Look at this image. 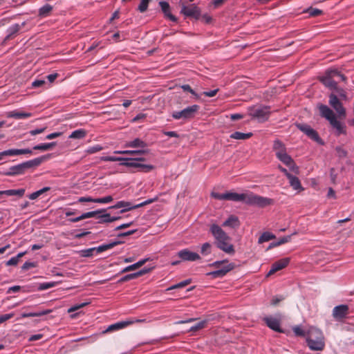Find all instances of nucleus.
<instances>
[{
	"label": "nucleus",
	"mask_w": 354,
	"mask_h": 354,
	"mask_svg": "<svg viewBox=\"0 0 354 354\" xmlns=\"http://www.w3.org/2000/svg\"><path fill=\"white\" fill-rule=\"evenodd\" d=\"M321 82L328 88L331 90H337V82L333 77H330L326 73L324 76L320 77Z\"/></svg>",
	"instance_id": "412c9836"
},
{
	"label": "nucleus",
	"mask_w": 354,
	"mask_h": 354,
	"mask_svg": "<svg viewBox=\"0 0 354 354\" xmlns=\"http://www.w3.org/2000/svg\"><path fill=\"white\" fill-rule=\"evenodd\" d=\"M183 91H188L192 93L196 99L199 98V95L190 87L188 84H184L181 86Z\"/></svg>",
	"instance_id": "5fc2aeb1"
},
{
	"label": "nucleus",
	"mask_w": 354,
	"mask_h": 354,
	"mask_svg": "<svg viewBox=\"0 0 354 354\" xmlns=\"http://www.w3.org/2000/svg\"><path fill=\"white\" fill-rule=\"evenodd\" d=\"M241 194H238L236 192H226L225 200L232 201L234 202H241Z\"/></svg>",
	"instance_id": "c9c22d12"
},
{
	"label": "nucleus",
	"mask_w": 354,
	"mask_h": 354,
	"mask_svg": "<svg viewBox=\"0 0 354 354\" xmlns=\"http://www.w3.org/2000/svg\"><path fill=\"white\" fill-rule=\"evenodd\" d=\"M148 152L147 149H138V150H118L114 151L113 153L115 154H130V155H136V154H145Z\"/></svg>",
	"instance_id": "7c9ffc66"
},
{
	"label": "nucleus",
	"mask_w": 354,
	"mask_h": 354,
	"mask_svg": "<svg viewBox=\"0 0 354 354\" xmlns=\"http://www.w3.org/2000/svg\"><path fill=\"white\" fill-rule=\"evenodd\" d=\"M148 272V270L147 269H142L137 272H135V273H132V274H127L125 276H124L123 277H122L119 281L118 282L119 283H122V282H124V281H129V280H131V279H136L145 273H147Z\"/></svg>",
	"instance_id": "393cba45"
},
{
	"label": "nucleus",
	"mask_w": 354,
	"mask_h": 354,
	"mask_svg": "<svg viewBox=\"0 0 354 354\" xmlns=\"http://www.w3.org/2000/svg\"><path fill=\"white\" fill-rule=\"evenodd\" d=\"M270 107L268 106L255 107L252 109L250 112V115L259 122L267 120L270 116Z\"/></svg>",
	"instance_id": "6e6552de"
},
{
	"label": "nucleus",
	"mask_w": 354,
	"mask_h": 354,
	"mask_svg": "<svg viewBox=\"0 0 354 354\" xmlns=\"http://www.w3.org/2000/svg\"><path fill=\"white\" fill-rule=\"evenodd\" d=\"M307 345L311 351H322L325 347L324 337L322 332L315 327H310L306 335Z\"/></svg>",
	"instance_id": "f03ea898"
},
{
	"label": "nucleus",
	"mask_w": 354,
	"mask_h": 354,
	"mask_svg": "<svg viewBox=\"0 0 354 354\" xmlns=\"http://www.w3.org/2000/svg\"><path fill=\"white\" fill-rule=\"evenodd\" d=\"M296 127L304 133H305L309 138L319 143L322 142L317 132L306 124H296Z\"/></svg>",
	"instance_id": "9d476101"
},
{
	"label": "nucleus",
	"mask_w": 354,
	"mask_h": 354,
	"mask_svg": "<svg viewBox=\"0 0 354 354\" xmlns=\"http://www.w3.org/2000/svg\"><path fill=\"white\" fill-rule=\"evenodd\" d=\"M348 307L346 305H339L335 306L333 310V316L336 319H342L347 315Z\"/></svg>",
	"instance_id": "dca6fc26"
},
{
	"label": "nucleus",
	"mask_w": 354,
	"mask_h": 354,
	"mask_svg": "<svg viewBox=\"0 0 354 354\" xmlns=\"http://www.w3.org/2000/svg\"><path fill=\"white\" fill-rule=\"evenodd\" d=\"M147 259H142V260H140L139 261L136 262V263H133L132 265L127 266L121 271V272L122 273L127 272H129V271H132L136 269H138L140 267H141L142 265H144L145 263V262L147 261Z\"/></svg>",
	"instance_id": "473e14b6"
},
{
	"label": "nucleus",
	"mask_w": 354,
	"mask_h": 354,
	"mask_svg": "<svg viewBox=\"0 0 354 354\" xmlns=\"http://www.w3.org/2000/svg\"><path fill=\"white\" fill-rule=\"evenodd\" d=\"M125 147H132V148H145L147 147V145L145 142L142 140L140 138H136L131 141H129L125 144Z\"/></svg>",
	"instance_id": "a878e982"
},
{
	"label": "nucleus",
	"mask_w": 354,
	"mask_h": 354,
	"mask_svg": "<svg viewBox=\"0 0 354 354\" xmlns=\"http://www.w3.org/2000/svg\"><path fill=\"white\" fill-rule=\"evenodd\" d=\"M35 266L36 263L35 262L26 261L23 264L21 268L22 270H27Z\"/></svg>",
	"instance_id": "052dcab7"
},
{
	"label": "nucleus",
	"mask_w": 354,
	"mask_h": 354,
	"mask_svg": "<svg viewBox=\"0 0 354 354\" xmlns=\"http://www.w3.org/2000/svg\"><path fill=\"white\" fill-rule=\"evenodd\" d=\"M110 216L111 215L107 213L100 216H99V218H100L99 223H110V221H108L110 219Z\"/></svg>",
	"instance_id": "bf43d9fd"
},
{
	"label": "nucleus",
	"mask_w": 354,
	"mask_h": 354,
	"mask_svg": "<svg viewBox=\"0 0 354 354\" xmlns=\"http://www.w3.org/2000/svg\"><path fill=\"white\" fill-rule=\"evenodd\" d=\"M206 324H207V321L206 320H203V321H201L199 322L198 323H197L196 324L192 326L189 331H197L200 329H202L203 328H205V326H206Z\"/></svg>",
	"instance_id": "de8ad7c7"
},
{
	"label": "nucleus",
	"mask_w": 354,
	"mask_h": 354,
	"mask_svg": "<svg viewBox=\"0 0 354 354\" xmlns=\"http://www.w3.org/2000/svg\"><path fill=\"white\" fill-rule=\"evenodd\" d=\"M102 212H104V210H96V211H93V212H88L82 214L81 216L83 220L85 218H92V217L95 216V215H97V214L101 213Z\"/></svg>",
	"instance_id": "3c124183"
},
{
	"label": "nucleus",
	"mask_w": 354,
	"mask_h": 354,
	"mask_svg": "<svg viewBox=\"0 0 354 354\" xmlns=\"http://www.w3.org/2000/svg\"><path fill=\"white\" fill-rule=\"evenodd\" d=\"M14 313H9L0 315V324L13 317Z\"/></svg>",
	"instance_id": "680f3d73"
},
{
	"label": "nucleus",
	"mask_w": 354,
	"mask_h": 354,
	"mask_svg": "<svg viewBox=\"0 0 354 354\" xmlns=\"http://www.w3.org/2000/svg\"><path fill=\"white\" fill-rule=\"evenodd\" d=\"M8 118H13L17 120H21L29 118L32 115L30 113H25L18 110H14L6 113Z\"/></svg>",
	"instance_id": "5701e85b"
},
{
	"label": "nucleus",
	"mask_w": 354,
	"mask_h": 354,
	"mask_svg": "<svg viewBox=\"0 0 354 354\" xmlns=\"http://www.w3.org/2000/svg\"><path fill=\"white\" fill-rule=\"evenodd\" d=\"M32 150L30 149H10L8 150L3 151V153L5 156H19V155H23V154H31Z\"/></svg>",
	"instance_id": "aec40b11"
},
{
	"label": "nucleus",
	"mask_w": 354,
	"mask_h": 354,
	"mask_svg": "<svg viewBox=\"0 0 354 354\" xmlns=\"http://www.w3.org/2000/svg\"><path fill=\"white\" fill-rule=\"evenodd\" d=\"M199 106L196 104H194L187 108L179 111H174L172 113V117L176 120H187L194 117L195 114L199 110Z\"/></svg>",
	"instance_id": "423d86ee"
},
{
	"label": "nucleus",
	"mask_w": 354,
	"mask_h": 354,
	"mask_svg": "<svg viewBox=\"0 0 354 354\" xmlns=\"http://www.w3.org/2000/svg\"><path fill=\"white\" fill-rule=\"evenodd\" d=\"M46 84V81L44 80H41V79L36 80L32 82V86L34 87V88L42 87Z\"/></svg>",
	"instance_id": "4d7b16f0"
},
{
	"label": "nucleus",
	"mask_w": 354,
	"mask_h": 354,
	"mask_svg": "<svg viewBox=\"0 0 354 354\" xmlns=\"http://www.w3.org/2000/svg\"><path fill=\"white\" fill-rule=\"evenodd\" d=\"M252 136V133H244L239 131H235L230 135V138L235 140H247Z\"/></svg>",
	"instance_id": "72a5a7b5"
},
{
	"label": "nucleus",
	"mask_w": 354,
	"mask_h": 354,
	"mask_svg": "<svg viewBox=\"0 0 354 354\" xmlns=\"http://www.w3.org/2000/svg\"><path fill=\"white\" fill-rule=\"evenodd\" d=\"M86 136V131L83 129L73 131L68 136L71 139H82Z\"/></svg>",
	"instance_id": "f704fd0d"
},
{
	"label": "nucleus",
	"mask_w": 354,
	"mask_h": 354,
	"mask_svg": "<svg viewBox=\"0 0 354 354\" xmlns=\"http://www.w3.org/2000/svg\"><path fill=\"white\" fill-rule=\"evenodd\" d=\"M55 282H44L39 285L38 289L39 290H45L55 286Z\"/></svg>",
	"instance_id": "8fccbe9b"
},
{
	"label": "nucleus",
	"mask_w": 354,
	"mask_h": 354,
	"mask_svg": "<svg viewBox=\"0 0 354 354\" xmlns=\"http://www.w3.org/2000/svg\"><path fill=\"white\" fill-rule=\"evenodd\" d=\"M274 238H275V236L273 234H272L269 232H263L261 234V236L259 238L258 243H262L264 242H267V241H269Z\"/></svg>",
	"instance_id": "a19ab883"
},
{
	"label": "nucleus",
	"mask_w": 354,
	"mask_h": 354,
	"mask_svg": "<svg viewBox=\"0 0 354 354\" xmlns=\"http://www.w3.org/2000/svg\"><path fill=\"white\" fill-rule=\"evenodd\" d=\"M190 283H191V279H186L185 281H180V283H178L175 285H173V286L169 287L168 288H167L166 291H169V290H171L177 289V288H184L185 286H187Z\"/></svg>",
	"instance_id": "37998d69"
},
{
	"label": "nucleus",
	"mask_w": 354,
	"mask_h": 354,
	"mask_svg": "<svg viewBox=\"0 0 354 354\" xmlns=\"http://www.w3.org/2000/svg\"><path fill=\"white\" fill-rule=\"evenodd\" d=\"M273 149L275 152L276 156H277L279 153H283L286 151V148L284 144L279 140H274L273 144Z\"/></svg>",
	"instance_id": "cd10ccee"
},
{
	"label": "nucleus",
	"mask_w": 354,
	"mask_h": 354,
	"mask_svg": "<svg viewBox=\"0 0 354 354\" xmlns=\"http://www.w3.org/2000/svg\"><path fill=\"white\" fill-rule=\"evenodd\" d=\"M138 171L143 172H149L154 169V167L151 165L142 164L138 162L137 167Z\"/></svg>",
	"instance_id": "c03bdc74"
},
{
	"label": "nucleus",
	"mask_w": 354,
	"mask_h": 354,
	"mask_svg": "<svg viewBox=\"0 0 354 354\" xmlns=\"http://www.w3.org/2000/svg\"><path fill=\"white\" fill-rule=\"evenodd\" d=\"M50 189V188L49 187H44V188L29 194L28 196V197L30 200H35L39 196H40L42 194L49 191Z\"/></svg>",
	"instance_id": "58836bf2"
},
{
	"label": "nucleus",
	"mask_w": 354,
	"mask_h": 354,
	"mask_svg": "<svg viewBox=\"0 0 354 354\" xmlns=\"http://www.w3.org/2000/svg\"><path fill=\"white\" fill-rule=\"evenodd\" d=\"M218 89L216 88V89H214V90H212V91H205L203 92V95H205L206 97H214L216 95V93H218Z\"/></svg>",
	"instance_id": "69168bd1"
},
{
	"label": "nucleus",
	"mask_w": 354,
	"mask_h": 354,
	"mask_svg": "<svg viewBox=\"0 0 354 354\" xmlns=\"http://www.w3.org/2000/svg\"><path fill=\"white\" fill-rule=\"evenodd\" d=\"M120 243V241H112L106 244L99 245L97 247L82 250L79 252V254L80 257H91L94 254L102 253L106 250L112 249Z\"/></svg>",
	"instance_id": "39448f33"
},
{
	"label": "nucleus",
	"mask_w": 354,
	"mask_h": 354,
	"mask_svg": "<svg viewBox=\"0 0 354 354\" xmlns=\"http://www.w3.org/2000/svg\"><path fill=\"white\" fill-rule=\"evenodd\" d=\"M283 297L281 295L279 296H274L272 297L271 300V304L272 305H277L278 303H279L281 301L283 300Z\"/></svg>",
	"instance_id": "0e129e2a"
},
{
	"label": "nucleus",
	"mask_w": 354,
	"mask_h": 354,
	"mask_svg": "<svg viewBox=\"0 0 354 354\" xmlns=\"http://www.w3.org/2000/svg\"><path fill=\"white\" fill-rule=\"evenodd\" d=\"M264 320L269 328L275 331H280V323L277 319L270 317H266Z\"/></svg>",
	"instance_id": "b1692460"
},
{
	"label": "nucleus",
	"mask_w": 354,
	"mask_h": 354,
	"mask_svg": "<svg viewBox=\"0 0 354 354\" xmlns=\"http://www.w3.org/2000/svg\"><path fill=\"white\" fill-rule=\"evenodd\" d=\"M241 202L250 205H256L260 207H263L272 204L273 200L269 198L258 196L250 192H246L241 193Z\"/></svg>",
	"instance_id": "20e7f679"
},
{
	"label": "nucleus",
	"mask_w": 354,
	"mask_h": 354,
	"mask_svg": "<svg viewBox=\"0 0 354 354\" xmlns=\"http://www.w3.org/2000/svg\"><path fill=\"white\" fill-rule=\"evenodd\" d=\"M103 149H104L103 147H102L101 145H96L88 147L86 150V153H87L88 154H93V153H95L102 151Z\"/></svg>",
	"instance_id": "49530a36"
},
{
	"label": "nucleus",
	"mask_w": 354,
	"mask_h": 354,
	"mask_svg": "<svg viewBox=\"0 0 354 354\" xmlns=\"http://www.w3.org/2000/svg\"><path fill=\"white\" fill-rule=\"evenodd\" d=\"M308 12L310 16L315 17L321 15L322 11L317 8H310L308 10Z\"/></svg>",
	"instance_id": "e2e57ef3"
},
{
	"label": "nucleus",
	"mask_w": 354,
	"mask_h": 354,
	"mask_svg": "<svg viewBox=\"0 0 354 354\" xmlns=\"http://www.w3.org/2000/svg\"><path fill=\"white\" fill-rule=\"evenodd\" d=\"M151 0H141L140 5L138 6V10L140 12H144L147 10L148 4Z\"/></svg>",
	"instance_id": "603ef678"
},
{
	"label": "nucleus",
	"mask_w": 354,
	"mask_h": 354,
	"mask_svg": "<svg viewBox=\"0 0 354 354\" xmlns=\"http://www.w3.org/2000/svg\"><path fill=\"white\" fill-rule=\"evenodd\" d=\"M288 179L289 180V183L290 186L295 189V190H301L303 189L300 180L299 178L293 175H290L288 176Z\"/></svg>",
	"instance_id": "bb28decb"
},
{
	"label": "nucleus",
	"mask_w": 354,
	"mask_h": 354,
	"mask_svg": "<svg viewBox=\"0 0 354 354\" xmlns=\"http://www.w3.org/2000/svg\"><path fill=\"white\" fill-rule=\"evenodd\" d=\"M150 201H145L140 204L136 205H131V204L129 202H125L123 201L118 202L115 205L110 207L109 208L118 209V208H124L121 210V213L124 212L125 211H128L134 208L142 207L146 204H148Z\"/></svg>",
	"instance_id": "ddd939ff"
},
{
	"label": "nucleus",
	"mask_w": 354,
	"mask_h": 354,
	"mask_svg": "<svg viewBox=\"0 0 354 354\" xmlns=\"http://www.w3.org/2000/svg\"><path fill=\"white\" fill-rule=\"evenodd\" d=\"M27 169L25 162L10 167L9 170L5 173L7 176H13L24 174Z\"/></svg>",
	"instance_id": "a211bd4d"
},
{
	"label": "nucleus",
	"mask_w": 354,
	"mask_h": 354,
	"mask_svg": "<svg viewBox=\"0 0 354 354\" xmlns=\"http://www.w3.org/2000/svg\"><path fill=\"white\" fill-rule=\"evenodd\" d=\"M44 160V157L36 158L33 160L25 162L27 169L39 166Z\"/></svg>",
	"instance_id": "ea45409f"
},
{
	"label": "nucleus",
	"mask_w": 354,
	"mask_h": 354,
	"mask_svg": "<svg viewBox=\"0 0 354 354\" xmlns=\"http://www.w3.org/2000/svg\"><path fill=\"white\" fill-rule=\"evenodd\" d=\"M159 5L165 17L169 19L174 22L177 21V18L171 13L169 4L167 1H160Z\"/></svg>",
	"instance_id": "6ab92c4d"
},
{
	"label": "nucleus",
	"mask_w": 354,
	"mask_h": 354,
	"mask_svg": "<svg viewBox=\"0 0 354 354\" xmlns=\"http://www.w3.org/2000/svg\"><path fill=\"white\" fill-rule=\"evenodd\" d=\"M180 12L186 17H198L199 15V10L194 4L189 6H183Z\"/></svg>",
	"instance_id": "f3484780"
},
{
	"label": "nucleus",
	"mask_w": 354,
	"mask_h": 354,
	"mask_svg": "<svg viewBox=\"0 0 354 354\" xmlns=\"http://www.w3.org/2000/svg\"><path fill=\"white\" fill-rule=\"evenodd\" d=\"M124 160L120 163V165L136 168L138 162L144 161L145 159L144 158H124Z\"/></svg>",
	"instance_id": "4be33fe9"
},
{
	"label": "nucleus",
	"mask_w": 354,
	"mask_h": 354,
	"mask_svg": "<svg viewBox=\"0 0 354 354\" xmlns=\"http://www.w3.org/2000/svg\"><path fill=\"white\" fill-rule=\"evenodd\" d=\"M209 231L215 239L218 248L229 254L235 252L233 245L230 243L231 238L216 224L210 226Z\"/></svg>",
	"instance_id": "f257e3e1"
},
{
	"label": "nucleus",
	"mask_w": 354,
	"mask_h": 354,
	"mask_svg": "<svg viewBox=\"0 0 354 354\" xmlns=\"http://www.w3.org/2000/svg\"><path fill=\"white\" fill-rule=\"evenodd\" d=\"M24 193V189H8L4 191H0V195L5 194L7 196H19V197L23 196Z\"/></svg>",
	"instance_id": "c756f323"
},
{
	"label": "nucleus",
	"mask_w": 354,
	"mask_h": 354,
	"mask_svg": "<svg viewBox=\"0 0 354 354\" xmlns=\"http://www.w3.org/2000/svg\"><path fill=\"white\" fill-rule=\"evenodd\" d=\"M290 258L286 257L281 259H279V261L274 262L271 267V269L267 274V277L270 276L271 274H274L277 271L281 270L283 268H286L288 263H290Z\"/></svg>",
	"instance_id": "4468645a"
},
{
	"label": "nucleus",
	"mask_w": 354,
	"mask_h": 354,
	"mask_svg": "<svg viewBox=\"0 0 354 354\" xmlns=\"http://www.w3.org/2000/svg\"><path fill=\"white\" fill-rule=\"evenodd\" d=\"M57 143L55 142H52L49 143H41L33 147L34 150H40V151H48L54 147Z\"/></svg>",
	"instance_id": "2f4dec72"
},
{
	"label": "nucleus",
	"mask_w": 354,
	"mask_h": 354,
	"mask_svg": "<svg viewBox=\"0 0 354 354\" xmlns=\"http://www.w3.org/2000/svg\"><path fill=\"white\" fill-rule=\"evenodd\" d=\"M293 331H294L295 334L297 336H306V337L307 333H306L305 330H303L299 326H295L293 328Z\"/></svg>",
	"instance_id": "6e6d98bb"
},
{
	"label": "nucleus",
	"mask_w": 354,
	"mask_h": 354,
	"mask_svg": "<svg viewBox=\"0 0 354 354\" xmlns=\"http://www.w3.org/2000/svg\"><path fill=\"white\" fill-rule=\"evenodd\" d=\"M51 310H44L37 312H30V313H24L21 314V317H40L43 315H46L51 313Z\"/></svg>",
	"instance_id": "c85d7f7f"
},
{
	"label": "nucleus",
	"mask_w": 354,
	"mask_h": 354,
	"mask_svg": "<svg viewBox=\"0 0 354 354\" xmlns=\"http://www.w3.org/2000/svg\"><path fill=\"white\" fill-rule=\"evenodd\" d=\"M329 104L335 110L339 117L346 115V110L342 104L335 94H330L329 96Z\"/></svg>",
	"instance_id": "f8f14e48"
},
{
	"label": "nucleus",
	"mask_w": 354,
	"mask_h": 354,
	"mask_svg": "<svg viewBox=\"0 0 354 354\" xmlns=\"http://www.w3.org/2000/svg\"><path fill=\"white\" fill-rule=\"evenodd\" d=\"M178 256L183 261H194L200 259V256L197 253L191 252L187 249L179 251Z\"/></svg>",
	"instance_id": "2eb2a0df"
},
{
	"label": "nucleus",
	"mask_w": 354,
	"mask_h": 354,
	"mask_svg": "<svg viewBox=\"0 0 354 354\" xmlns=\"http://www.w3.org/2000/svg\"><path fill=\"white\" fill-rule=\"evenodd\" d=\"M239 225V221L237 217L231 216H230L223 223V226H228L234 227Z\"/></svg>",
	"instance_id": "4c0bfd02"
},
{
	"label": "nucleus",
	"mask_w": 354,
	"mask_h": 354,
	"mask_svg": "<svg viewBox=\"0 0 354 354\" xmlns=\"http://www.w3.org/2000/svg\"><path fill=\"white\" fill-rule=\"evenodd\" d=\"M144 320H142V319H131L126 320V321L118 322H116L115 324H113L107 327V328L104 331H103V333L117 331V330L123 329V328L127 327L128 326L131 325L134 323L142 322Z\"/></svg>",
	"instance_id": "1a4fd4ad"
},
{
	"label": "nucleus",
	"mask_w": 354,
	"mask_h": 354,
	"mask_svg": "<svg viewBox=\"0 0 354 354\" xmlns=\"http://www.w3.org/2000/svg\"><path fill=\"white\" fill-rule=\"evenodd\" d=\"M212 245L209 243H205L201 246V252L203 255H207L211 253Z\"/></svg>",
	"instance_id": "09e8293b"
},
{
	"label": "nucleus",
	"mask_w": 354,
	"mask_h": 354,
	"mask_svg": "<svg viewBox=\"0 0 354 354\" xmlns=\"http://www.w3.org/2000/svg\"><path fill=\"white\" fill-rule=\"evenodd\" d=\"M325 73L330 76V77H333V80L335 77H337L338 79H339V80L342 81H344L346 80L345 76L344 75L340 74L336 69L328 70L326 71Z\"/></svg>",
	"instance_id": "e433bc0d"
},
{
	"label": "nucleus",
	"mask_w": 354,
	"mask_h": 354,
	"mask_svg": "<svg viewBox=\"0 0 354 354\" xmlns=\"http://www.w3.org/2000/svg\"><path fill=\"white\" fill-rule=\"evenodd\" d=\"M19 263V261L15 257H12L8 261H6V265L7 266H16Z\"/></svg>",
	"instance_id": "774afa93"
},
{
	"label": "nucleus",
	"mask_w": 354,
	"mask_h": 354,
	"mask_svg": "<svg viewBox=\"0 0 354 354\" xmlns=\"http://www.w3.org/2000/svg\"><path fill=\"white\" fill-rule=\"evenodd\" d=\"M101 161H111V162H123L124 160V157H117V156H102L100 158Z\"/></svg>",
	"instance_id": "79ce46f5"
},
{
	"label": "nucleus",
	"mask_w": 354,
	"mask_h": 354,
	"mask_svg": "<svg viewBox=\"0 0 354 354\" xmlns=\"http://www.w3.org/2000/svg\"><path fill=\"white\" fill-rule=\"evenodd\" d=\"M62 135V132H54V133H51L50 134H48L46 137V139H48V140H52V139H54V138H56L57 137H59Z\"/></svg>",
	"instance_id": "338daca9"
},
{
	"label": "nucleus",
	"mask_w": 354,
	"mask_h": 354,
	"mask_svg": "<svg viewBox=\"0 0 354 354\" xmlns=\"http://www.w3.org/2000/svg\"><path fill=\"white\" fill-rule=\"evenodd\" d=\"M277 158L281 162L288 166L291 171L295 174L299 173V167L295 165L293 159L287 153L286 151L283 153H279Z\"/></svg>",
	"instance_id": "9b49d317"
},
{
	"label": "nucleus",
	"mask_w": 354,
	"mask_h": 354,
	"mask_svg": "<svg viewBox=\"0 0 354 354\" xmlns=\"http://www.w3.org/2000/svg\"><path fill=\"white\" fill-rule=\"evenodd\" d=\"M88 304V302H84V303H81L80 304L73 306L68 310V313L74 312L81 308L86 306Z\"/></svg>",
	"instance_id": "13d9d810"
},
{
	"label": "nucleus",
	"mask_w": 354,
	"mask_h": 354,
	"mask_svg": "<svg viewBox=\"0 0 354 354\" xmlns=\"http://www.w3.org/2000/svg\"><path fill=\"white\" fill-rule=\"evenodd\" d=\"M113 201V197L111 196H106L103 198H95V203H109Z\"/></svg>",
	"instance_id": "864d4df0"
},
{
	"label": "nucleus",
	"mask_w": 354,
	"mask_h": 354,
	"mask_svg": "<svg viewBox=\"0 0 354 354\" xmlns=\"http://www.w3.org/2000/svg\"><path fill=\"white\" fill-rule=\"evenodd\" d=\"M214 266L216 268H218L217 270H215L210 273V274H212L214 277H223L227 272L232 270L234 267L233 263H228L227 261H216L214 263Z\"/></svg>",
	"instance_id": "0eeeda50"
},
{
	"label": "nucleus",
	"mask_w": 354,
	"mask_h": 354,
	"mask_svg": "<svg viewBox=\"0 0 354 354\" xmlns=\"http://www.w3.org/2000/svg\"><path fill=\"white\" fill-rule=\"evenodd\" d=\"M319 113L322 117L326 119L332 127L335 130V134L339 136L346 133L345 125L337 120L333 111L326 105L319 106Z\"/></svg>",
	"instance_id": "7ed1b4c3"
},
{
	"label": "nucleus",
	"mask_w": 354,
	"mask_h": 354,
	"mask_svg": "<svg viewBox=\"0 0 354 354\" xmlns=\"http://www.w3.org/2000/svg\"><path fill=\"white\" fill-rule=\"evenodd\" d=\"M53 8L49 4H46L41 8H40L39 10V14L41 17H46L47 16L50 12L52 10Z\"/></svg>",
	"instance_id": "a18cd8bd"
}]
</instances>
